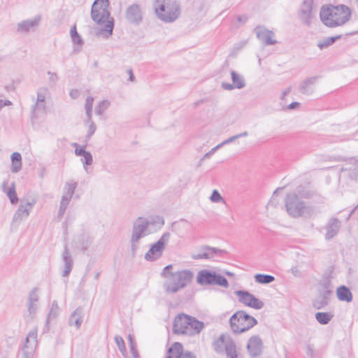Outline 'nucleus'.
Listing matches in <instances>:
<instances>
[{
    "mask_svg": "<svg viewBox=\"0 0 358 358\" xmlns=\"http://www.w3.org/2000/svg\"><path fill=\"white\" fill-rule=\"evenodd\" d=\"M164 224V219L159 216L152 217L150 219L144 217H137L133 222L130 238L132 254H136L141 238L156 232L161 229Z\"/></svg>",
    "mask_w": 358,
    "mask_h": 358,
    "instance_id": "nucleus-1",
    "label": "nucleus"
},
{
    "mask_svg": "<svg viewBox=\"0 0 358 358\" xmlns=\"http://www.w3.org/2000/svg\"><path fill=\"white\" fill-rule=\"evenodd\" d=\"M109 7V0H95L91 9V17L94 22L99 24L106 23L104 27L100 30V34H103L106 38L112 34L114 26Z\"/></svg>",
    "mask_w": 358,
    "mask_h": 358,
    "instance_id": "nucleus-2",
    "label": "nucleus"
},
{
    "mask_svg": "<svg viewBox=\"0 0 358 358\" xmlns=\"http://www.w3.org/2000/svg\"><path fill=\"white\" fill-rule=\"evenodd\" d=\"M320 19L327 27H335L344 24L350 18L351 10L345 5L322 7Z\"/></svg>",
    "mask_w": 358,
    "mask_h": 358,
    "instance_id": "nucleus-3",
    "label": "nucleus"
},
{
    "mask_svg": "<svg viewBox=\"0 0 358 358\" xmlns=\"http://www.w3.org/2000/svg\"><path fill=\"white\" fill-rule=\"evenodd\" d=\"M285 203L287 213L294 218H310L317 214L314 206L306 205L296 194H287Z\"/></svg>",
    "mask_w": 358,
    "mask_h": 358,
    "instance_id": "nucleus-4",
    "label": "nucleus"
},
{
    "mask_svg": "<svg viewBox=\"0 0 358 358\" xmlns=\"http://www.w3.org/2000/svg\"><path fill=\"white\" fill-rule=\"evenodd\" d=\"M193 278L194 273L189 269L176 271L165 278L164 290L168 294L177 293L189 285Z\"/></svg>",
    "mask_w": 358,
    "mask_h": 358,
    "instance_id": "nucleus-5",
    "label": "nucleus"
},
{
    "mask_svg": "<svg viewBox=\"0 0 358 358\" xmlns=\"http://www.w3.org/2000/svg\"><path fill=\"white\" fill-rule=\"evenodd\" d=\"M153 8L157 17L165 23L175 22L180 15L177 0H155Z\"/></svg>",
    "mask_w": 358,
    "mask_h": 358,
    "instance_id": "nucleus-6",
    "label": "nucleus"
},
{
    "mask_svg": "<svg viewBox=\"0 0 358 358\" xmlns=\"http://www.w3.org/2000/svg\"><path fill=\"white\" fill-rule=\"evenodd\" d=\"M233 332L243 333L257 324V320L244 310H238L229 319Z\"/></svg>",
    "mask_w": 358,
    "mask_h": 358,
    "instance_id": "nucleus-7",
    "label": "nucleus"
},
{
    "mask_svg": "<svg viewBox=\"0 0 358 358\" xmlns=\"http://www.w3.org/2000/svg\"><path fill=\"white\" fill-rule=\"evenodd\" d=\"M196 282L200 285H219L224 288L229 287L228 280L225 277L206 269L198 272Z\"/></svg>",
    "mask_w": 358,
    "mask_h": 358,
    "instance_id": "nucleus-8",
    "label": "nucleus"
},
{
    "mask_svg": "<svg viewBox=\"0 0 358 358\" xmlns=\"http://www.w3.org/2000/svg\"><path fill=\"white\" fill-rule=\"evenodd\" d=\"M170 236L169 232L164 233L155 243L151 245L150 248L145 255V259L152 262L161 257Z\"/></svg>",
    "mask_w": 358,
    "mask_h": 358,
    "instance_id": "nucleus-9",
    "label": "nucleus"
},
{
    "mask_svg": "<svg viewBox=\"0 0 358 358\" xmlns=\"http://www.w3.org/2000/svg\"><path fill=\"white\" fill-rule=\"evenodd\" d=\"M38 292V289L37 287H34L29 293L26 303L27 315L24 317L25 320L27 322L33 321L36 316L39 306V296Z\"/></svg>",
    "mask_w": 358,
    "mask_h": 358,
    "instance_id": "nucleus-10",
    "label": "nucleus"
},
{
    "mask_svg": "<svg viewBox=\"0 0 358 358\" xmlns=\"http://www.w3.org/2000/svg\"><path fill=\"white\" fill-rule=\"evenodd\" d=\"M77 182H67L65 183L64 187V194L60 201L59 209L58 211L59 216H63L66 212L68 205L75 193V190L77 187Z\"/></svg>",
    "mask_w": 358,
    "mask_h": 358,
    "instance_id": "nucleus-11",
    "label": "nucleus"
},
{
    "mask_svg": "<svg viewBox=\"0 0 358 358\" xmlns=\"http://www.w3.org/2000/svg\"><path fill=\"white\" fill-rule=\"evenodd\" d=\"M236 294L238 296L239 302L248 307L257 310H259L264 307V302L248 291L238 290L236 292Z\"/></svg>",
    "mask_w": 358,
    "mask_h": 358,
    "instance_id": "nucleus-12",
    "label": "nucleus"
},
{
    "mask_svg": "<svg viewBox=\"0 0 358 358\" xmlns=\"http://www.w3.org/2000/svg\"><path fill=\"white\" fill-rule=\"evenodd\" d=\"M190 321L191 316L183 313L178 315L173 322V332L176 334H191L189 327Z\"/></svg>",
    "mask_w": 358,
    "mask_h": 358,
    "instance_id": "nucleus-13",
    "label": "nucleus"
},
{
    "mask_svg": "<svg viewBox=\"0 0 358 358\" xmlns=\"http://www.w3.org/2000/svg\"><path fill=\"white\" fill-rule=\"evenodd\" d=\"M254 31L258 40L264 45H271L277 43V41L275 39V33L273 31L267 29L264 26L256 27Z\"/></svg>",
    "mask_w": 358,
    "mask_h": 358,
    "instance_id": "nucleus-14",
    "label": "nucleus"
},
{
    "mask_svg": "<svg viewBox=\"0 0 358 358\" xmlns=\"http://www.w3.org/2000/svg\"><path fill=\"white\" fill-rule=\"evenodd\" d=\"M232 83H222L221 86L225 90H233L234 89L241 90L246 85L244 76L234 70L230 72Z\"/></svg>",
    "mask_w": 358,
    "mask_h": 358,
    "instance_id": "nucleus-15",
    "label": "nucleus"
},
{
    "mask_svg": "<svg viewBox=\"0 0 358 358\" xmlns=\"http://www.w3.org/2000/svg\"><path fill=\"white\" fill-rule=\"evenodd\" d=\"M125 17L128 22L134 24H139L143 21V12L138 3L129 6L125 13Z\"/></svg>",
    "mask_w": 358,
    "mask_h": 358,
    "instance_id": "nucleus-16",
    "label": "nucleus"
},
{
    "mask_svg": "<svg viewBox=\"0 0 358 358\" xmlns=\"http://www.w3.org/2000/svg\"><path fill=\"white\" fill-rule=\"evenodd\" d=\"M313 0H303L299 13V19L307 26L311 24Z\"/></svg>",
    "mask_w": 358,
    "mask_h": 358,
    "instance_id": "nucleus-17",
    "label": "nucleus"
},
{
    "mask_svg": "<svg viewBox=\"0 0 358 358\" xmlns=\"http://www.w3.org/2000/svg\"><path fill=\"white\" fill-rule=\"evenodd\" d=\"M40 21V16L23 20L17 24L16 31L19 34H28L30 31H35L38 27Z\"/></svg>",
    "mask_w": 358,
    "mask_h": 358,
    "instance_id": "nucleus-18",
    "label": "nucleus"
},
{
    "mask_svg": "<svg viewBox=\"0 0 358 358\" xmlns=\"http://www.w3.org/2000/svg\"><path fill=\"white\" fill-rule=\"evenodd\" d=\"M223 253H225V251L223 250L205 245L201 248L200 253L192 254L191 257L195 260L201 259H208L213 258L215 255H221Z\"/></svg>",
    "mask_w": 358,
    "mask_h": 358,
    "instance_id": "nucleus-19",
    "label": "nucleus"
},
{
    "mask_svg": "<svg viewBox=\"0 0 358 358\" xmlns=\"http://www.w3.org/2000/svg\"><path fill=\"white\" fill-rule=\"evenodd\" d=\"M247 349L252 357L259 356L263 349V343L259 336H252L248 342Z\"/></svg>",
    "mask_w": 358,
    "mask_h": 358,
    "instance_id": "nucleus-20",
    "label": "nucleus"
},
{
    "mask_svg": "<svg viewBox=\"0 0 358 358\" xmlns=\"http://www.w3.org/2000/svg\"><path fill=\"white\" fill-rule=\"evenodd\" d=\"M59 315V307L56 300L52 301L49 307V311L46 315L43 333H47L50 330V322Z\"/></svg>",
    "mask_w": 358,
    "mask_h": 358,
    "instance_id": "nucleus-21",
    "label": "nucleus"
},
{
    "mask_svg": "<svg viewBox=\"0 0 358 358\" xmlns=\"http://www.w3.org/2000/svg\"><path fill=\"white\" fill-rule=\"evenodd\" d=\"M35 203V199H32L31 201H27L25 204L21 203L13 216V220L17 221L27 218Z\"/></svg>",
    "mask_w": 358,
    "mask_h": 358,
    "instance_id": "nucleus-22",
    "label": "nucleus"
},
{
    "mask_svg": "<svg viewBox=\"0 0 358 358\" xmlns=\"http://www.w3.org/2000/svg\"><path fill=\"white\" fill-rule=\"evenodd\" d=\"M85 315L84 310L81 307H78L69 316L68 324L74 327L76 330L80 329Z\"/></svg>",
    "mask_w": 358,
    "mask_h": 358,
    "instance_id": "nucleus-23",
    "label": "nucleus"
},
{
    "mask_svg": "<svg viewBox=\"0 0 358 358\" xmlns=\"http://www.w3.org/2000/svg\"><path fill=\"white\" fill-rule=\"evenodd\" d=\"M62 261L64 265V269L62 272L63 277H68L73 266V259L67 245H64V251L62 254Z\"/></svg>",
    "mask_w": 358,
    "mask_h": 358,
    "instance_id": "nucleus-24",
    "label": "nucleus"
},
{
    "mask_svg": "<svg viewBox=\"0 0 358 358\" xmlns=\"http://www.w3.org/2000/svg\"><path fill=\"white\" fill-rule=\"evenodd\" d=\"M341 228V221L335 217H332L329 220L326 226L325 238L330 240L337 235Z\"/></svg>",
    "mask_w": 358,
    "mask_h": 358,
    "instance_id": "nucleus-25",
    "label": "nucleus"
},
{
    "mask_svg": "<svg viewBox=\"0 0 358 358\" xmlns=\"http://www.w3.org/2000/svg\"><path fill=\"white\" fill-rule=\"evenodd\" d=\"M37 343V330L32 329L28 334L25 344L22 348V352L24 355L31 353Z\"/></svg>",
    "mask_w": 358,
    "mask_h": 358,
    "instance_id": "nucleus-26",
    "label": "nucleus"
},
{
    "mask_svg": "<svg viewBox=\"0 0 358 358\" xmlns=\"http://www.w3.org/2000/svg\"><path fill=\"white\" fill-rule=\"evenodd\" d=\"M219 340L224 345L228 358H238L236 345L230 338L227 339L224 335H221Z\"/></svg>",
    "mask_w": 358,
    "mask_h": 358,
    "instance_id": "nucleus-27",
    "label": "nucleus"
},
{
    "mask_svg": "<svg viewBox=\"0 0 358 358\" xmlns=\"http://www.w3.org/2000/svg\"><path fill=\"white\" fill-rule=\"evenodd\" d=\"M191 227V223L183 219L174 222L172 225L173 231L181 237L187 233Z\"/></svg>",
    "mask_w": 358,
    "mask_h": 358,
    "instance_id": "nucleus-28",
    "label": "nucleus"
},
{
    "mask_svg": "<svg viewBox=\"0 0 358 358\" xmlns=\"http://www.w3.org/2000/svg\"><path fill=\"white\" fill-rule=\"evenodd\" d=\"M317 78H308L303 80L299 86V91L301 94L310 95L313 92L312 86L315 83Z\"/></svg>",
    "mask_w": 358,
    "mask_h": 358,
    "instance_id": "nucleus-29",
    "label": "nucleus"
},
{
    "mask_svg": "<svg viewBox=\"0 0 358 358\" xmlns=\"http://www.w3.org/2000/svg\"><path fill=\"white\" fill-rule=\"evenodd\" d=\"M336 294L338 299L341 301L350 302L352 300V292L350 289L345 285H341L337 288Z\"/></svg>",
    "mask_w": 358,
    "mask_h": 358,
    "instance_id": "nucleus-30",
    "label": "nucleus"
},
{
    "mask_svg": "<svg viewBox=\"0 0 358 358\" xmlns=\"http://www.w3.org/2000/svg\"><path fill=\"white\" fill-rule=\"evenodd\" d=\"M183 352V346L180 343L175 342L167 350L166 358H180Z\"/></svg>",
    "mask_w": 358,
    "mask_h": 358,
    "instance_id": "nucleus-31",
    "label": "nucleus"
},
{
    "mask_svg": "<svg viewBox=\"0 0 358 358\" xmlns=\"http://www.w3.org/2000/svg\"><path fill=\"white\" fill-rule=\"evenodd\" d=\"M78 242L81 250L85 252L92 245L93 242V237L87 233H83L78 237Z\"/></svg>",
    "mask_w": 358,
    "mask_h": 358,
    "instance_id": "nucleus-32",
    "label": "nucleus"
},
{
    "mask_svg": "<svg viewBox=\"0 0 358 358\" xmlns=\"http://www.w3.org/2000/svg\"><path fill=\"white\" fill-rule=\"evenodd\" d=\"M12 168L11 171L13 173H17L22 168V157L19 152H15L11 155Z\"/></svg>",
    "mask_w": 358,
    "mask_h": 358,
    "instance_id": "nucleus-33",
    "label": "nucleus"
},
{
    "mask_svg": "<svg viewBox=\"0 0 358 358\" xmlns=\"http://www.w3.org/2000/svg\"><path fill=\"white\" fill-rule=\"evenodd\" d=\"M189 331L191 334H199L204 327V324L202 322L197 320L196 318L191 317L189 322Z\"/></svg>",
    "mask_w": 358,
    "mask_h": 358,
    "instance_id": "nucleus-34",
    "label": "nucleus"
},
{
    "mask_svg": "<svg viewBox=\"0 0 358 358\" xmlns=\"http://www.w3.org/2000/svg\"><path fill=\"white\" fill-rule=\"evenodd\" d=\"M45 110H46L45 101L41 102V101H36V103L32 106L33 116L35 117H38L41 115L45 114Z\"/></svg>",
    "mask_w": 358,
    "mask_h": 358,
    "instance_id": "nucleus-35",
    "label": "nucleus"
},
{
    "mask_svg": "<svg viewBox=\"0 0 358 358\" xmlns=\"http://www.w3.org/2000/svg\"><path fill=\"white\" fill-rule=\"evenodd\" d=\"M333 317V315L327 312H317L315 313V319L321 324H327Z\"/></svg>",
    "mask_w": 358,
    "mask_h": 358,
    "instance_id": "nucleus-36",
    "label": "nucleus"
},
{
    "mask_svg": "<svg viewBox=\"0 0 358 358\" xmlns=\"http://www.w3.org/2000/svg\"><path fill=\"white\" fill-rule=\"evenodd\" d=\"M341 38V35H337L335 36L325 38L322 41H319V43H317V46L320 50H322L331 45L333 43H335V41L337 39H339Z\"/></svg>",
    "mask_w": 358,
    "mask_h": 358,
    "instance_id": "nucleus-37",
    "label": "nucleus"
},
{
    "mask_svg": "<svg viewBox=\"0 0 358 358\" xmlns=\"http://www.w3.org/2000/svg\"><path fill=\"white\" fill-rule=\"evenodd\" d=\"M255 280L260 284H269L275 280V278L268 274L257 273L255 275Z\"/></svg>",
    "mask_w": 358,
    "mask_h": 358,
    "instance_id": "nucleus-38",
    "label": "nucleus"
},
{
    "mask_svg": "<svg viewBox=\"0 0 358 358\" xmlns=\"http://www.w3.org/2000/svg\"><path fill=\"white\" fill-rule=\"evenodd\" d=\"M115 342L116 343V344L118 347V349H119L120 352L122 353V356L125 357L127 356V353L125 343H124V341L123 338H122V336L116 335L115 336Z\"/></svg>",
    "mask_w": 358,
    "mask_h": 358,
    "instance_id": "nucleus-39",
    "label": "nucleus"
},
{
    "mask_svg": "<svg viewBox=\"0 0 358 358\" xmlns=\"http://www.w3.org/2000/svg\"><path fill=\"white\" fill-rule=\"evenodd\" d=\"M71 37L72 39V41L75 44H78L80 45H82L83 44V41L81 38V36L78 34L76 31V26L73 27L71 29Z\"/></svg>",
    "mask_w": 358,
    "mask_h": 358,
    "instance_id": "nucleus-40",
    "label": "nucleus"
},
{
    "mask_svg": "<svg viewBox=\"0 0 358 358\" xmlns=\"http://www.w3.org/2000/svg\"><path fill=\"white\" fill-rule=\"evenodd\" d=\"M110 103L108 100H103L95 108V113L98 115H101L109 107Z\"/></svg>",
    "mask_w": 358,
    "mask_h": 358,
    "instance_id": "nucleus-41",
    "label": "nucleus"
},
{
    "mask_svg": "<svg viewBox=\"0 0 358 358\" xmlns=\"http://www.w3.org/2000/svg\"><path fill=\"white\" fill-rule=\"evenodd\" d=\"M6 194L11 203L15 204L18 201L14 183L12 184V186L8 189Z\"/></svg>",
    "mask_w": 358,
    "mask_h": 358,
    "instance_id": "nucleus-42",
    "label": "nucleus"
},
{
    "mask_svg": "<svg viewBox=\"0 0 358 358\" xmlns=\"http://www.w3.org/2000/svg\"><path fill=\"white\" fill-rule=\"evenodd\" d=\"M328 301L318 296L313 301V307L316 309H321L328 304Z\"/></svg>",
    "mask_w": 358,
    "mask_h": 358,
    "instance_id": "nucleus-43",
    "label": "nucleus"
},
{
    "mask_svg": "<svg viewBox=\"0 0 358 358\" xmlns=\"http://www.w3.org/2000/svg\"><path fill=\"white\" fill-rule=\"evenodd\" d=\"M48 94V90L46 87H41L38 90L37 92V101L44 102L45 101V98L47 94Z\"/></svg>",
    "mask_w": 358,
    "mask_h": 358,
    "instance_id": "nucleus-44",
    "label": "nucleus"
},
{
    "mask_svg": "<svg viewBox=\"0 0 358 358\" xmlns=\"http://www.w3.org/2000/svg\"><path fill=\"white\" fill-rule=\"evenodd\" d=\"M83 157L84 158V159H81V161L83 164L84 169H85V171H87V166H90L92 164L93 157L92 154L88 151L86 152V153L83 156Z\"/></svg>",
    "mask_w": 358,
    "mask_h": 358,
    "instance_id": "nucleus-45",
    "label": "nucleus"
},
{
    "mask_svg": "<svg viewBox=\"0 0 358 358\" xmlns=\"http://www.w3.org/2000/svg\"><path fill=\"white\" fill-rule=\"evenodd\" d=\"M210 199L212 202L214 203H217L219 201L224 202V200L223 199L219 192L216 189H214L213 191Z\"/></svg>",
    "mask_w": 358,
    "mask_h": 358,
    "instance_id": "nucleus-46",
    "label": "nucleus"
},
{
    "mask_svg": "<svg viewBox=\"0 0 358 358\" xmlns=\"http://www.w3.org/2000/svg\"><path fill=\"white\" fill-rule=\"evenodd\" d=\"M48 75L49 76L48 81L50 85H55L58 80V76L57 73L48 71Z\"/></svg>",
    "mask_w": 358,
    "mask_h": 358,
    "instance_id": "nucleus-47",
    "label": "nucleus"
},
{
    "mask_svg": "<svg viewBox=\"0 0 358 358\" xmlns=\"http://www.w3.org/2000/svg\"><path fill=\"white\" fill-rule=\"evenodd\" d=\"M172 268H173L172 264L166 266L164 268L163 271L162 272V276L164 278H166L169 275H171V273H173V272L171 271Z\"/></svg>",
    "mask_w": 358,
    "mask_h": 358,
    "instance_id": "nucleus-48",
    "label": "nucleus"
},
{
    "mask_svg": "<svg viewBox=\"0 0 358 358\" xmlns=\"http://www.w3.org/2000/svg\"><path fill=\"white\" fill-rule=\"evenodd\" d=\"M89 122H90V125H89L87 134V138H90L94 134V133L95 132V131L96 129V124H94V122L90 121Z\"/></svg>",
    "mask_w": 358,
    "mask_h": 358,
    "instance_id": "nucleus-49",
    "label": "nucleus"
},
{
    "mask_svg": "<svg viewBox=\"0 0 358 358\" xmlns=\"http://www.w3.org/2000/svg\"><path fill=\"white\" fill-rule=\"evenodd\" d=\"M331 294L332 292H329V290H321L319 296L329 302Z\"/></svg>",
    "mask_w": 358,
    "mask_h": 358,
    "instance_id": "nucleus-50",
    "label": "nucleus"
},
{
    "mask_svg": "<svg viewBox=\"0 0 358 358\" xmlns=\"http://www.w3.org/2000/svg\"><path fill=\"white\" fill-rule=\"evenodd\" d=\"M94 98L92 96H87L85 100V109H92Z\"/></svg>",
    "mask_w": 358,
    "mask_h": 358,
    "instance_id": "nucleus-51",
    "label": "nucleus"
},
{
    "mask_svg": "<svg viewBox=\"0 0 358 358\" xmlns=\"http://www.w3.org/2000/svg\"><path fill=\"white\" fill-rule=\"evenodd\" d=\"M75 146H77L78 144L77 143H75L74 144ZM86 152H87V150H85L84 148L80 147V148H78L76 147V148L75 149V154L77 155V156H81L83 157L85 153Z\"/></svg>",
    "mask_w": 358,
    "mask_h": 358,
    "instance_id": "nucleus-52",
    "label": "nucleus"
},
{
    "mask_svg": "<svg viewBox=\"0 0 358 358\" xmlns=\"http://www.w3.org/2000/svg\"><path fill=\"white\" fill-rule=\"evenodd\" d=\"M333 287L329 280H325L322 284V290H329L332 292Z\"/></svg>",
    "mask_w": 358,
    "mask_h": 358,
    "instance_id": "nucleus-53",
    "label": "nucleus"
},
{
    "mask_svg": "<svg viewBox=\"0 0 358 358\" xmlns=\"http://www.w3.org/2000/svg\"><path fill=\"white\" fill-rule=\"evenodd\" d=\"M180 358H196V356L191 352H183Z\"/></svg>",
    "mask_w": 358,
    "mask_h": 358,
    "instance_id": "nucleus-54",
    "label": "nucleus"
},
{
    "mask_svg": "<svg viewBox=\"0 0 358 358\" xmlns=\"http://www.w3.org/2000/svg\"><path fill=\"white\" fill-rule=\"evenodd\" d=\"M130 352L133 356V358H140V355L136 346H131V348H130Z\"/></svg>",
    "mask_w": 358,
    "mask_h": 358,
    "instance_id": "nucleus-55",
    "label": "nucleus"
},
{
    "mask_svg": "<svg viewBox=\"0 0 358 358\" xmlns=\"http://www.w3.org/2000/svg\"><path fill=\"white\" fill-rule=\"evenodd\" d=\"M69 95L72 99H77L79 96V91L78 90H72Z\"/></svg>",
    "mask_w": 358,
    "mask_h": 358,
    "instance_id": "nucleus-56",
    "label": "nucleus"
},
{
    "mask_svg": "<svg viewBox=\"0 0 358 358\" xmlns=\"http://www.w3.org/2000/svg\"><path fill=\"white\" fill-rule=\"evenodd\" d=\"M236 139H238V136H237V135H234L233 136L229 137L227 140L224 141V143L228 144V143H230L234 141Z\"/></svg>",
    "mask_w": 358,
    "mask_h": 358,
    "instance_id": "nucleus-57",
    "label": "nucleus"
},
{
    "mask_svg": "<svg viewBox=\"0 0 358 358\" xmlns=\"http://www.w3.org/2000/svg\"><path fill=\"white\" fill-rule=\"evenodd\" d=\"M290 92H291V87H289L287 89H285L282 94L281 99H284L285 97L290 93Z\"/></svg>",
    "mask_w": 358,
    "mask_h": 358,
    "instance_id": "nucleus-58",
    "label": "nucleus"
},
{
    "mask_svg": "<svg viewBox=\"0 0 358 358\" xmlns=\"http://www.w3.org/2000/svg\"><path fill=\"white\" fill-rule=\"evenodd\" d=\"M128 340H129V347L130 348H131V346H136L135 343H134V339L132 335L129 334Z\"/></svg>",
    "mask_w": 358,
    "mask_h": 358,
    "instance_id": "nucleus-59",
    "label": "nucleus"
},
{
    "mask_svg": "<svg viewBox=\"0 0 358 358\" xmlns=\"http://www.w3.org/2000/svg\"><path fill=\"white\" fill-rule=\"evenodd\" d=\"M238 21L244 24L246 22V21L248 20V17L245 16V15H243V16H238V18H237Z\"/></svg>",
    "mask_w": 358,
    "mask_h": 358,
    "instance_id": "nucleus-60",
    "label": "nucleus"
},
{
    "mask_svg": "<svg viewBox=\"0 0 358 358\" xmlns=\"http://www.w3.org/2000/svg\"><path fill=\"white\" fill-rule=\"evenodd\" d=\"M291 272H292V273L294 276H296V277L299 276V269L297 268V267H292V268H291Z\"/></svg>",
    "mask_w": 358,
    "mask_h": 358,
    "instance_id": "nucleus-61",
    "label": "nucleus"
},
{
    "mask_svg": "<svg viewBox=\"0 0 358 358\" xmlns=\"http://www.w3.org/2000/svg\"><path fill=\"white\" fill-rule=\"evenodd\" d=\"M85 111H86V115H87V117L88 119V122L92 121L91 119H92V109H85Z\"/></svg>",
    "mask_w": 358,
    "mask_h": 358,
    "instance_id": "nucleus-62",
    "label": "nucleus"
},
{
    "mask_svg": "<svg viewBox=\"0 0 358 358\" xmlns=\"http://www.w3.org/2000/svg\"><path fill=\"white\" fill-rule=\"evenodd\" d=\"M299 105V102H292V103H290L288 106H287V108L289 109V110H292V109H294L296 106H298Z\"/></svg>",
    "mask_w": 358,
    "mask_h": 358,
    "instance_id": "nucleus-63",
    "label": "nucleus"
},
{
    "mask_svg": "<svg viewBox=\"0 0 358 358\" xmlns=\"http://www.w3.org/2000/svg\"><path fill=\"white\" fill-rule=\"evenodd\" d=\"M307 354L310 357H313L314 351L310 346H308L307 348Z\"/></svg>",
    "mask_w": 358,
    "mask_h": 358,
    "instance_id": "nucleus-64",
    "label": "nucleus"
}]
</instances>
